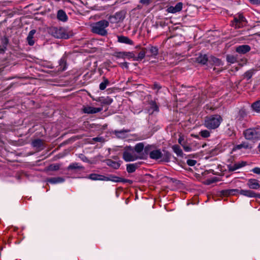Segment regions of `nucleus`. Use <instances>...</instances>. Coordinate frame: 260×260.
I'll use <instances>...</instances> for the list:
<instances>
[{"label": "nucleus", "instance_id": "15", "mask_svg": "<svg viewBox=\"0 0 260 260\" xmlns=\"http://www.w3.org/2000/svg\"><path fill=\"white\" fill-rule=\"evenodd\" d=\"M240 193L243 196L250 197V198H257L260 199V194L256 193L251 190H240Z\"/></svg>", "mask_w": 260, "mask_h": 260}, {"label": "nucleus", "instance_id": "38", "mask_svg": "<svg viewBox=\"0 0 260 260\" xmlns=\"http://www.w3.org/2000/svg\"><path fill=\"white\" fill-rule=\"evenodd\" d=\"M247 116V113L245 109H241L238 112L237 118L239 120H243Z\"/></svg>", "mask_w": 260, "mask_h": 260}, {"label": "nucleus", "instance_id": "37", "mask_svg": "<svg viewBox=\"0 0 260 260\" xmlns=\"http://www.w3.org/2000/svg\"><path fill=\"white\" fill-rule=\"evenodd\" d=\"M102 98V99H99L98 101L100 102L103 105H109L111 104L113 102L112 99L109 96H107L106 98Z\"/></svg>", "mask_w": 260, "mask_h": 260}, {"label": "nucleus", "instance_id": "12", "mask_svg": "<svg viewBox=\"0 0 260 260\" xmlns=\"http://www.w3.org/2000/svg\"><path fill=\"white\" fill-rule=\"evenodd\" d=\"M102 108H95L89 106H84L82 108L83 113L87 114H95L101 112Z\"/></svg>", "mask_w": 260, "mask_h": 260}, {"label": "nucleus", "instance_id": "14", "mask_svg": "<svg viewBox=\"0 0 260 260\" xmlns=\"http://www.w3.org/2000/svg\"><path fill=\"white\" fill-rule=\"evenodd\" d=\"M146 52H148L150 54L147 56L148 57H155L158 54V48L156 46H149L147 48H145Z\"/></svg>", "mask_w": 260, "mask_h": 260}, {"label": "nucleus", "instance_id": "32", "mask_svg": "<svg viewBox=\"0 0 260 260\" xmlns=\"http://www.w3.org/2000/svg\"><path fill=\"white\" fill-rule=\"evenodd\" d=\"M144 145L143 143H139L137 144L134 148V151H136L139 155L143 152Z\"/></svg>", "mask_w": 260, "mask_h": 260}, {"label": "nucleus", "instance_id": "62", "mask_svg": "<svg viewBox=\"0 0 260 260\" xmlns=\"http://www.w3.org/2000/svg\"><path fill=\"white\" fill-rule=\"evenodd\" d=\"M213 71H214L216 73H219L221 71V70H220L216 68H213Z\"/></svg>", "mask_w": 260, "mask_h": 260}, {"label": "nucleus", "instance_id": "60", "mask_svg": "<svg viewBox=\"0 0 260 260\" xmlns=\"http://www.w3.org/2000/svg\"><path fill=\"white\" fill-rule=\"evenodd\" d=\"M154 106V111H158V107L156 105L155 103H153Z\"/></svg>", "mask_w": 260, "mask_h": 260}, {"label": "nucleus", "instance_id": "26", "mask_svg": "<svg viewBox=\"0 0 260 260\" xmlns=\"http://www.w3.org/2000/svg\"><path fill=\"white\" fill-rule=\"evenodd\" d=\"M171 155V153L170 152L164 150L163 153L162 152V157L160 158L161 161L166 162H169L170 161Z\"/></svg>", "mask_w": 260, "mask_h": 260}, {"label": "nucleus", "instance_id": "54", "mask_svg": "<svg viewBox=\"0 0 260 260\" xmlns=\"http://www.w3.org/2000/svg\"><path fill=\"white\" fill-rule=\"evenodd\" d=\"M252 172L256 174H260V168L255 167L252 170Z\"/></svg>", "mask_w": 260, "mask_h": 260}, {"label": "nucleus", "instance_id": "35", "mask_svg": "<svg viewBox=\"0 0 260 260\" xmlns=\"http://www.w3.org/2000/svg\"><path fill=\"white\" fill-rule=\"evenodd\" d=\"M172 149L173 150L174 152L176 153L178 156L183 157V153L179 145H173L172 146Z\"/></svg>", "mask_w": 260, "mask_h": 260}, {"label": "nucleus", "instance_id": "53", "mask_svg": "<svg viewBox=\"0 0 260 260\" xmlns=\"http://www.w3.org/2000/svg\"><path fill=\"white\" fill-rule=\"evenodd\" d=\"M123 183H128L129 184H132L133 183V181L129 179H124V178H121V182Z\"/></svg>", "mask_w": 260, "mask_h": 260}, {"label": "nucleus", "instance_id": "56", "mask_svg": "<svg viewBox=\"0 0 260 260\" xmlns=\"http://www.w3.org/2000/svg\"><path fill=\"white\" fill-rule=\"evenodd\" d=\"M184 140V139L182 136H180L178 139V143L182 146L184 144V143H182V141Z\"/></svg>", "mask_w": 260, "mask_h": 260}, {"label": "nucleus", "instance_id": "8", "mask_svg": "<svg viewBox=\"0 0 260 260\" xmlns=\"http://www.w3.org/2000/svg\"><path fill=\"white\" fill-rule=\"evenodd\" d=\"M245 21V17L242 14H240L237 17L234 18L233 25L235 26V28H241L244 26L243 23Z\"/></svg>", "mask_w": 260, "mask_h": 260}, {"label": "nucleus", "instance_id": "39", "mask_svg": "<svg viewBox=\"0 0 260 260\" xmlns=\"http://www.w3.org/2000/svg\"><path fill=\"white\" fill-rule=\"evenodd\" d=\"M251 107L254 111L260 113V100L254 102L252 104Z\"/></svg>", "mask_w": 260, "mask_h": 260}, {"label": "nucleus", "instance_id": "25", "mask_svg": "<svg viewBox=\"0 0 260 260\" xmlns=\"http://www.w3.org/2000/svg\"><path fill=\"white\" fill-rule=\"evenodd\" d=\"M64 178L61 177H51L48 178L46 179V182H49L51 184H56L61 183L64 181Z\"/></svg>", "mask_w": 260, "mask_h": 260}, {"label": "nucleus", "instance_id": "30", "mask_svg": "<svg viewBox=\"0 0 260 260\" xmlns=\"http://www.w3.org/2000/svg\"><path fill=\"white\" fill-rule=\"evenodd\" d=\"M209 62L217 66H219L222 64V61L220 59L213 56H211L209 58Z\"/></svg>", "mask_w": 260, "mask_h": 260}, {"label": "nucleus", "instance_id": "5", "mask_svg": "<svg viewBox=\"0 0 260 260\" xmlns=\"http://www.w3.org/2000/svg\"><path fill=\"white\" fill-rule=\"evenodd\" d=\"M134 148L129 146L124 148V151L123 152V159L126 162L134 161L139 159L138 156L133 154Z\"/></svg>", "mask_w": 260, "mask_h": 260}, {"label": "nucleus", "instance_id": "47", "mask_svg": "<svg viewBox=\"0 0 260 260\" xmlns=\"http://www.w3.org/2000/svg\"><path fill=\"white\" fill-rule=\"evenodd\" d=\"M127 57L129 58H134L135 59V54L131 52H125V57Z\"/></svg>", "mask_w": 260, "mask_h": 260}, {"label": "nucleus", "instance_id": "34", "mask_svg": "<svg viewBox=\"0 0 260 260\" xmlns=\"http://www.w3.org/2000/svg\"><path fill=\"white\" fill-rule=\"evenodd\" d=\"M146 53L145 48H142L141 51L139 53L138 56L135 57L134 60H142L145 57Z\"/></svg>", "mask_w": 260, "mask_h": 260}, {"label": "nucleus", "instance_id": "4", "mask_svg": "<svg viewBox=\"0 0 260 260\" xmlns=\"http://www.w3.org/2000/svg\"><path fill=\"white\" fill-rule=\"evenodd\" d=\"M49 32L55 38L67 39L69 38L66 30L62 27H50Z\"/></svg>", "mask_w": 260, "mask_h": 260}, {"label": "nucleus", "instance_id": "19", "mask_svg": "<svg viewBox=\"0 0 260 260\" xmlns=\"http://www.w3.org/2000/svg\"><path fill=\"white\" fill-rule=\"evenodd\" d=\"M117 41L120 43L128 44L129 45H133L134 42L130 39L128 37L124 36H117Z\"/></svg>", "mask_w": 260, "mask_h": 260}, {"label": "nucleus", "instance_id": "61", "mask_svg": "<svg viewBox=\"0 0 260 260\" xmlns=\"http://www.w3.org/2000/svg\"><path fill=\"white\" fill-rule=\"evenodd\" d=\"M93 140L96 142H101V138L96 137L93 138Z\"/></svg>", "mask_w": 260, "mask_h": 260}, {"label": "nucleus", "instance_id": "51", "mask_svg": "<svg viewBox=\"0 0 260 260\" xmlns=\"http://www.w3.org/2000/svg\"><path fill=\"white\" fill-rule=\"evenodd\" d=\"M79 157L84 162H89V161L88 158L83 154H80L79 155Z\"/></svg>", "mask_w": 260, "mask_h": 260}, {"label": "nucleus", "instance_id": "21", "mask_svg": "<svg viewBox=\"0 0 260 260\" xmlns=\"http://www.w3.org/2000/svg\"><path fill=\"white\" fill-rule=\"evenodd\" d=\"M162 157V152L160 149H153L150 156V158L152 159L157 160L160 159Z\"/></svg>", "mask_w": 260, "mask_h": 260}, {"label": "nucleus", "instance_id": "24", "mask_svg": "<svg viewBox=\"0 0 260 260\" xmlns=\"http://www.w3.org/2000/svg\"><path fill=\"white\" fill-rule=\"evenodd\" d=\"M57 18L59 21L66 22L68 20V17L63 10H59L57 11Z\"/></svg>", "mask_w": 260, "mask_h": 260}, {"label": "nucleus", "instance_id": "31", "mask_svg": "<svg viewBox=\"0 0 260 260\" xmlns=\"http://www.w3.org/2000/svg\"><path fill=\"white\" fill-rule=\"evenodd\" d=\"M196 60L200 63L205 64L208 61L209 62V58L206 54L201 55L197 58Z\"/></svg>", "mask_w": 260, "mask_h": 260}, {"label": "nucleus", "instance_id": "33", "mask_svg": "<svg viewBox=\"0 0 260 260\" xmlns=\"http://www.w3.org/2000/svg\"><path fill=\"white\" fill-rule=\"evenodd\" d=\"M121 178H122L114 175H110L109 177L106 176L105 181H111L115 182H120Z\"/></svg>", "mask_w": 260, "mask_h": 260}, {"label": "nucleus", "instance_id": "59", "mask_svg": "<svg viewBox=\"0 0 260 260\" xmlns=\"http://www.w3.org/2000/svg\"><path fill=\"white\" fill-rule=\"evenodd\" d=\"M206 109L207 110H210L212 111H213L214 110V108H212V107H209L208 105L206 106Z\"/></svg>", "mask_w": 260, "mask_h": 260}, {"label": "nucleus", "instance_id": "6", "mask_svg": "<svg viewBox=\"0 0 260 260\" xmlns=\"http://www.w3.org/2000/svg\"><path fill=\"white\" fill-rule=\"evenodd\" d=\"M125 17L124 12L119 11L116 12L114 15L110 16L108 18V21L111 23H117L122 21Z\"/></svg>", "mask_w": 260, "mask_h": 260}, {"label": "nucleus", "instance_id": "44", "mask_svg": "<svg viewBox=\"0 0 260 260\" xmlns=\"http://www.w3.org/2000/svg\"><path fill=\"white\" fill-rule=\"evenodd\" d=\"M253 74V70H249L247 71L245 73L244 75V77L245 78H246L247 80H249L252 76Z\"/></svg>", "mask_w": 260, "mask_h": 260}, {"label": "nucleus", "instance_id": "45", "mask_svg": "<svg viewBox=\"0 0 260 260\" xmlns=\"http://www.w3.org/2000/svg\"><path fill=\"white\" fill-rule=\"evenodd\" d=\"M200 135L203 138H208L210 133L208 130H203L200 132Z\"/></svg>", "mask_w": 260, "mask_h": 260}, {"label": "nucleus", "instance_id": "2", "mask_svg": "<svg viewBox=\"0 0 260 260\" xmlns=\"http://www.w3.org/2000/svg\"><path fill=\"white\" fill-rule=\"evenodd\" d=\"M109 25V21L106 20H102L96 22L92 26V31L93 33L105 36L107 34V31L105 28Z\"/></svg>", "mask_w": 260, "mask_h": 260}, {"label": "nucleus", "instance_id": "23", "mask_svg": "<svg viewBox=\"0 0 260 260\" xmlns=\"http://www.w3.org/2000/svg\"><path fill=\"white\" fill-rule=\"evenodd\" d=\"M86 178L91 179L92 180H101V181H105V179L106 176L100 175L98 174H90L88 176L86 177Z\"/></svg>", "mask_w": 260, "mask_h": 260}, {"label": "nucleus", "instance_id": "29", "mask_svg": "<svg viewBox=\"0 0 260 260\" xmlns=\"http://www.w3.org/2000/svg\"><path fill=\"white\" fill-rule=\"evenodd\" d=\"M84 169V167L79 165V164L77 162L71 164L67 168L68 171L74 170H83Z\"/></svg>", "mask_w": 260, "mask_h": 260}, {"label": "nucleus", "instance_id": "11", "mask_svg": "<svg viewBox=\"0 0 260 260\" xmlns=\"http://www.w3.org/2000/svg\"><path fill=\"white\" fill-rule=\"evenodd\" d=\"M247 165V162L241 161L240 162H236L234 165L230 164L227 166L229 172H233L237 169H239Z\"/></svg>", "mask_w": 260, "mask_h": 260}, {"label": "nucleus", "instance_id": "57", "mask_svg": "<svg viewBox=\"0 0 260 260\" xmlns=\"http://www.w3.org/2000/svg\"><path fill=\"white\" fill-rule=\"evenodd\" d=\"M121 66H122V67H124L125 68H128V63L126 62H124L121 63Z\"/></svg>", "mask_w": 260, "mask_h": 260}, {"label": "nucleus", "instance_id": "36", "mask_svg": "<svg viewBox=\"0 0 260 260\" xmlns=\"http://www.w3.org/2000/svg\"><path fill=\"white\" fill-rule=\"evenodd\" d=\"M103 81L100 84L99 88L100 90H104L106 87L110 84V81L105 77H103Z\"/></svg>", "mask_w": 260, "mask_h": 260}, {"label": "nucleus", "instance_id": "27", "mask_svg": "<svg viewBox=\"0 0 260 260\" xmlns=\"http://www.w3.org/2000/svg\"><path fill=\"white\" fill-rule=\"evenodd\" d=\"M36 30L35 29L31 30L28 35L27 37V41L29 45L33 46L35 44V41L34 40V35L36 34Z\"/></svg>", "mask_w": 260, "mask_h": 260}, {"label": "nucleus", "instance_id": "13", "mask_svg": "<svg viewBox=\"0 0 260 260\" xmlns=\"http://www.w3.org/2000/svg\"><path fill=\"white\" fill-rule=\"evenodd\" d=\"M240 190L238 189H224L219 191L220 195L228 197L231 195H236L240 193Z\"/></svg>", "mask_w": 260, "mask_h": 260}, {"label": "nucleus", "instance_id": "50", "mask_svg": "<svg viewBox=\"0 0 260 260\" xmlns=\"http://www.w3.org/2000/svg\"><path fill=\"white\" fill-rule=\"evenodd\" d=\"M197 163V161L193 159H188L187 160V164L189 166H193Z\"/></svg>", "mask_w": 260, "mask_h": 260}, {"label": "nucleus", "instance_id": "18", "mask_svg": "<svg viewBox=\"0 0 260 260\" xmlns=\"http://www.w3.org/2000/svg\"><path fill=\"white\" fill-rule=\"evenodd\" d=\"M32 146L38 149V150H43L44 148V143L43 140L37 139H35L31 142Z\"/></svg>", "mask_w": 260, "mask_h": 260}, {"label": "nucleus", "instance_id": "58", "mask_svg": "<svg viewBox=\"0 0 260 260\" xmlns=\"http://www.w3.org/2000/svg\"><path fill=\"white\" fill-rule=\"evenodd\" d=\"M129 130H122V131H115V134H117V133H122L123 132L124 133H127V132H129Z\"/></svg>", "mask_w": 260, "mask_h": 260}, {"label": "nucleus", "instance_id": "55", "mask_svg": "<svg viewBox=\"0 0 260 260\" xmlns=\"http://www.w3.org/2000/svg\"><path fill=\"white\" fill-rule=\"evenodd\" d=\"M250 2L253 5L260 4V0H249Z\"/></svg>", "mask_w": 260, "mask_h": 260}, {"label": "nucleus", "instance_id": "7", "mask_svg": "<svg viewBox=\"0 0 260 260\" xmlns=\"http://www.w3.org/2000/svg\"><path fill=\"white\" fill-rule=\"evenodd\" d=\"M154 148V146L148 145L144 147L143 152L138 155L139 159L146 160L148 158V155L150 156V154Z\"/></svg>", "mask_w": 260, "mask_h": 260}, {"label": "nucleus", "instance_id": "52", "mask_svg": "<svg viewBox=\"0 0 260 260\" xmlns=\"http://www.w3.org/2000/svg\"><path fill=\"white\" fill-rule=\"evenodd\" d=\"M182 146L185 151L188 152L191 150V148L189 146L186 145L185 143Z\"/></svg>", "mask_w": 260, "mask_h": 260}, {"label": "nucleus", "instance_id": "10", "mask_svg": "<svg viewBox=\"0 0 260 260\" xmlns=\"http://www.w3.org/2000/svg\"><path fill=\"white\" fill-rule=\"evenodd\" d=\"M67 57L63 56L59 61V65L57 67V72L59 73L64 71L67 68Z\"/></svg>", "mask_w": 260, "mask_h": 260}, {"label": "nucleus", "instance_id": "63", "mask_svg": "<svg viewBox=\"0 0 260 260\" xmlns=\"http://www.w3.org/2000/svg\"><path fill=\"white\" fill-rule=\"evenodd\" d=\"M113 158L115 159H117L118 158V156H113Z\"/></svg>", "mask_w": 260, "mask_h": 260}, {"label": "nucleus", "instance_id": "22", "mask_svg": "<svg viewBox=\"0 0 260 260\" xmlns=\"http://www.w3.org/2000/svg\"><path fill=\"white\" fill-rule=\"evenodd\" d=\"M105 162L107 165L116 170L119 169L121 165L120 161H115L111 159H106Z\"/></svg>", "mask_w": 260, "mask_h": 260}, {"label": "nucleus", "instance_id": "42", "mask_svg": "<svg viewBox=\"0 0 260 260\" xmlns=\"http://www.w3.org/2000/svg\"><path fill=\"white\" fill-rule=\"evenodd\" d=\"M226 60L228 62L231 63H234L237 62V58L236 56L231 55H226Z\"/></svg>", "mask_w": 260, "mask_h": 260}, {"label": "nucleus", "instance_id": "9", "mask_svg": "<svg viewBox=\"0 0 260 260\" xmlns=\"http://www.w3.org/2000/svg\"><path fill=\"white\" fill-rule=\"evenodd\" d=\"M9 40L6 36L0 38V54H4L7 48Z\"/></svg>", "mask_w": 260, "mask_h": 260}, {"label": "nucleus", "instance_id": "49", "mask_svg": "<svg viewBox=\"0 0 260 260\" xmlns=\"http://www.w3.org/2000/svg\"><path fill=\"white\" fill-rule=\"evenodd\" d=\"M152 2V0H140V3L145 6H148Z\"/></svg>", "mask_w": 260, "mask_h": 260}, {"label": "nucleus", "instance_id": "16", "mask_svg": "<svg viewBox=\"0 0 260 260\" xmlns=\"http://www.w3.org/2000/svg\"><path fill=\"white\" fill-rule=\"evenodd\" d=\"M183 4L181 2L178 3L175 6H170L168 8L167 11L169 13H176L180 12L182 9Z\"/></svg>", "mask_w": 260, "mask_h": 260}, {"label": "nucleus", "instance_id": "46", "mask_svg": "<svg viewBox=\"0 0 260 260\" xmlns=\"http://www.w3.org/2000/svg\"><path fill=\"white\" fill-rule=\"evenodd\" d=\"M249 147V145L247 143L243 142L242 143L237 145L236 148L238 149H240L242 148L247 149Z\"/></svg>", "mask_w": 260, "mask_h": 260}, {"label": "nucleus", "instance_id": "28", "mask_svg": "<svg viewBox=\"0 0 260 260\" xmlns=\"http://www.w3.org/2000/svg\"><path fill=\"white\" fill-rule=\"evenodd\" d=\"M139 167V164L138 163L128 164L126 165V171L128 173H132L135 172Z\"/></svg>", "mask_w": 260, "mask_h": 260}, {"label": "nucleus", "instance_id": "1", "mask_svg": "<svg viewBox=\"0 0 260 260\" xmlns=\"http://www.w3.org/2000/svg\"><path fill=\"white\" fill-rule=\"evenodd\" d=\"M222 120V117L218 114L209 115L205 118L204 126L209 129H214L219 127Z\"/></svg>", "mask_w": 260, "mask_h": 260}, {"label": "nucleus", "instance_id": "41", "mask_svg": "<svg viewBox=\"0 0 260 260\" xmlns=\"http://www.w3.org/2000/svg\"><path fill=\"white\" fill-rule=\"evenodd\" d=\"M221 179L218 177H214L210 179H208L206 180V184L210 185L212 183L220 181Z\"/></svg>", "mask_w": 260, "mask_h": 260}, {"label": "nucleus", "instance_id": "43", "mask_svg": "<svg viewBox=\"0 0 260 260\" xmlns=\"http://www.w3.org/2000/svg\"><path fill=\"white\" fill-rule=\"evenodd\" d=\"M113 56L117 58H125V52H115L113 54Z\"/></svg>", "mask_w": 260, "mask_h": 260}, {"label": "nucleus", "instance_id": "3", "mask_svg": "<svg viewBox=\"0 0 260 260\" xmlns=\"http://www.w3.org/2000/svg\"><path fill=\"white\" fill-rule=\"evenodd\" d=\"M246 139L250 141L260 140V126L246 129L243 132Z\"/></svg>", "mask_w": 260, "mask_h": 260}, {"label": "nucleus", "instance_id": "20", "mask_svg": "<svg viewBox=\"0 0 260 260\" xmlns=\"http://www.w3.org/2000/svg\"><path fill=\"white\" fill-rule=\"evenodd\" d=\"M247 184L250 189H257L260 187L258 180L255 179H249Z\"/></svg>", "mask_w": 260, "mask_h": 260}, {"label": "nucleus", "instance_id": "40", "mask_svg": "<svg viewBox=\"0 0 260 260\" xmlns=\"http://www.w3.org/2000/svg\"><path fill=\"white\" fill-rule=\"evenodd\" d=\"M60 165L59 164L50 165L46 169L47 171H57L59 169Z\"/></svg>", "mask_w": 260, "mask_h": 260}, {"label": "nucleus", "instance_id": "64", "mask_svg": "<svg viewBox=\"0 0 260 260\" xmlns=\"http://www.w3.org/2000/svg\"><path fill=\"white\" fill-rule=\"evenodd\" d=\"M258 148L259 149V151L260 152V144H259L258 146Z\"/></svg>", "mask_w": 260, "mask_h": 260}, {"label": "nucleus", "instance_id": "17", "mask_svg": "<svg viewBox=\"0 0 260 260\" xmlns=\"http://www.w3.org/2000/svg\"><path fill=\"white\" fill-rule=\"evenodd\" d=\"M251 49L250 47L248 45H240L236 47V51L239 54H244L248 52Z\"/></svg>", "mask_w": 260, "mask_h": 260}, {"label": "nucleus", "instance_id": "48", "mask_svg": "<svg viewBox=\"0 0 260 260\" xmlns=\"http://www.w3.org/2000/svg\"><path fill=\"white\" fill-rule=\"evenodd\" d=\"M152 89H157V91L161 88V86L157 82H154L153 85L151 86Z\"/></svg>", "mask_w": 260, "mask_h": 260}]
</instances>
